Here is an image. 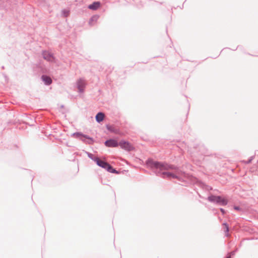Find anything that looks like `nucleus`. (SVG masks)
I'll return each instance as SVG.
<instances>
[{
  "instance_id": "obj_17",
  "label": "nucleus",
  "mask_w": 258,
  "mask_h": 258,
  "mask_svg": "<svg viewBox=\"0 0 258 258\" xmlns=\"http://www.w3.org/2000/svg\"><path fill=\"white\" fill-rule=\"evenodd\" d=\"M92 160L95 161L96 163L97 164L100 159L94 155V157H93V159H92Z\"/></svg>"
},
{
  "instance_id": "obj_8",
  "label": "nucleus",
  "mask_w": 258,
  "mask_h": 258,
  "mask_svg": "<svg viewBox=\"0 0 258 258\" xmlns=\"http://www.w3.org/2000/svg\"><path fill=\"white\" fill-rule=\"evenodd\" d=\"M104 145L107 147H117L119 145L117 141L112 139L106 140L104 142Z\"/></svg>"
},
{
  "instance_id": "obj_18",
  "label": "nucleus",
  "mask_w": 258,
  "mask_h": 258,
  "mask_svg": "<svg viewBox=\"0 0 258 258\" xmlns=\"http://www.w3.org/2000/svg\"><path fill=\"white\" fill-rule=\"evenodd\" d=\"M92 160L95 161L96 163L97 164L100 159L94 155V157H93V159H92Z\"/></svg>"
},
{
  "instance_id": "obj_11",
  "label": "nucleus",
  "mask_w": 258,
  "mask_h": 258,
  "mask_svg": "<svg viewBox=\"0 0 258 258\" xmlns=\"http://www.w3.org/2000/svg\"><path fill=\"white\" fill-rule=\"evenodd\" d=\"M104 113L102 112H99L96 115L95 119L97 122L100 123L104 120Z\"/></svg>"
},
{
  "instance_id": "obj_5",
  "label": "nucleus",
  "mask_w": 258,
  "mask_h": 258,
  "mask_svg": "<svg viewBox=\"0 0 258 258\" xmlns=\"http://www.w3.org/2000/svg\"><path fill=\"white\" fill-rule=\"evenodd\" d=\"M119 144L121 149L127 151H131L134 150V147L128 141L121 140L119 142Z\"/></svg>"
},
{
  "instance_id": "obj_22",
  "label": "nucleus",
  "mask_w": 258,
  "mask_h": 258,
  "mask_svg": "<svg viewBox=\"0 0 258 258\" xmlns=\"http://www.w3.org/2000/svg\"><path fill=\"white\" fill-rule=\"evenodd\" d=\"M236 250H234V251H231V252L229 253V254H231V256L232 255H234L235 253V252H236Z\"/></svg>"
},
{
  "instance_id": "obj_15",
  "label": "nucleus",
  "mask_w": 258,
  "mask_h": 258,
  "mask_svg": "<svg viewBox=\"0 0 258 258\" xmlns=\"http://www.w3.org/2000/svg\"><path fill=\"white\" fill-rule=\"evenodd\" d=\"M223 225L224 227V231L225 233V236H228V232H229V226L227 223H224Z\"/></svg>"
},
{
  "instance_id": "obj_16",
  "label": "nucleus",
  "mask_w": 258,
  "mask_h": 258,
  "mask_svg": "<svg viewBox=\"0 0 258 258\" xmlns=\"http://www.w3.org/2000/svg\"><path fill=\"white\" fill-rule=\"evenodd\" d=\"M69 13H70V12L66 10H63L62 11V13L65 17H67L69 16Z\"/></svg>"
},
{
  "instance_id": "obj_21",
  "label": "nucleus",
  "mask_w": 258,
  "mask_h": 258,
  "mask_svg": "<svg viewBox=\"0 0 258 258\" xmlns=\"http://www.w3.org/2000/svg\"><path fill=\"white\" fill-rule=\"evenodd\" d=\"M220 211L221 212V213H222V214H223V215H224V214H225L226 211H225V210L224 209H223V208H220Z\"/></svg>"
},
{
  "instance_id": "obj_23",
  "label": "nucleus",
  "mask_w": 258,
  "mask_h": 258,
  "mask_svg": "<svg viewBox=\"0 0 258 258\" xmlns=\"http://www.w3.org/2000/svg\"><path fill=\"white\" fill-rule=\"evenodd\" d=\"M253 159V157H251V158L250 159H249L247 161V163H249L251 162V161H252V160Z\"/></svg>"
},
{
  "instance_id": "obj_6",
  "label": "nucleus",
  "mask_w": 258,
  "mask_h": 258,
  "mask_svg": "<svg viewBox=\"0 0 258 258\" xmlns=\"http://www.w3.org/2000/svg\"><path fill=\"white\" fill-rule=\"evenodd\" d=\"M42 55L43 58L49 62H54L55 57L53 55V54L48 51L43 50L42 52Z\"/></svg>"
},
{
  "instance_id": "obj_20",
  "label": "nucleus",
  "mask_w": 258,
  "mask_h": 258,
  "mask_svg": "<svg viewBox=\"0 0 258 258\" xmlns=\"http://www.w3.org/2000/svg\"><path fill=\"white\" fill-rule=\"evenodd\" d=\"M233 208L236 211H242V209L239 206H234Z\"/></svg>"
},
{
  "instance_id": "obj_3",
  "label": "nucleus",
  "mask_w": 258,
  "mask_h": 258,
  "mask_svg": "<svg viewBox=\"0 0 258 258\" xmlns=\"http://www.w3.org/2000/svg\"><path fill=\"white\" fill-rule=\"evenodd\" d=\"M72 136L89 144H92L93 142V139L92 138L90 137L88 135H84L81 132L74 133L73 134Z\"/></svg>"
},
{
  "instance_id": "obj_14",
  "label": "nucleus",
  "mask_w": 258,
  "mask_h": 258,
  "mask_svg": "<svg viewBox=\"0 0 258 258\" xmlns=\"http://www.w3.org/2000/svg\"><path fill=\"white\" fill-rule=\"evenodd\" d=\"M98 18H99V16L98 15H94V16H93L91 18L90 20H89V24L90 25H92V23L93 22H97V21L98 20Z\"/></svg>"
},
{
  "instance_id": "obj_10",
  "label": "nucleus",
  "mask_w": 258,
  "mask_h": 258,
  "mask_svg": "<svg viewBox=\"0 0 258 258\" xmlns=\"http://www.w3.org/2000/svg\"><path fill=\"white\" fill-rule=\"evenodd\" d=\"M101 6V3L100 2H94L92 4L88 6V9L96 11Z\"/></svg>"
},
{
  "instance_id": "obj_1",
  "label": "nucleus",
  "mask_w": 258,
  "mask_h": 258,
  "mask_svg": "<svg viewBox=\"0 0 258 258\" xmlns=\"http://www.w3.org/2000/svg\"><path fill=\"white\" fill-rule=\"evenodd\" d=\"M146 165L157 176L163 178L179 179L178 175L182 173L176 166L152 159H148Z\"/></svg>"
},
{
  "instance_id": "obj_9",
  "label": "nucleus",
  "mask_w": 258,
  "mask_h": 258,
  "mask_svg": "<svg viewBox=\"0 0 258 258\" xmlns=\"http://www.w3.org/2000/svg\"><path fill=\"white\" fill-rule=\"evenodd\" d=\"M41 78L45 85L48 86L50 85L52 82L51 78L49 76L46 75H42Z\"/></svg>"
},
{
  "instance_id": "obj_13",
  "label": "nucleus",
  "mask_w": 258,
  "mask_h": 258,
  "mask_svg": "<svg viewBox=\"0 0 258 258\" xmlns=\"http://www.w3.org/2000/svg\"><path fill=\"white\" fill-rule=\"evenodd\" d=\"M10 3H11L10 0H8L6 2V4H4L5 3L4 2H3L2 1L0 0V8L7 9V8L8 7V5H10Z\"/></svg>"
},
{
  "instance_id": "obj_7",
  "label": "nucleus",
  "mask_w": 258,
  "mask_h": 258,
  "mask_svg": "<svg viewBox=\"0 0 258 258\" xmlns=\"http://www.w3.org/2000/svg\"><path fill=\"white\" fill-rule=\"evenodd\" d=\"M86 85V82L83 79L80 78L77 82V88L78 89L80 93L84 92Z\"/></svg>"
},
{
  "instance_id": "obj_2",
  "label": "nucleus",
  "mask_w": 258,
  "mask_h": 258,
  "mask_svg": "<svg viewBox=\"0 0 258 258\" xmlns=\"http://www.w3.org/2000/svg\"><path fill=\"white\" fill-rule=\"evenodd\" d=\"M207 200L210 202L216 204L219 206H224L228 204V200L222 198V197L220 196L211 195L208 197Z\"/></svg>"
},
{
  "instance_id": "obj_12",
  "label": "nucleus",
  "mask_w": 258,
  "mask_h": 258,
  "mask_svg": "<svg viewBox=\"0 0 258 258\" xmlns=\"http://www.w3.org/2000/svg\"><path fill=\"white\" fill-rule=\"evenodd\" d=\"M106 126L107 130L111 133L117 134L118 132V130L113 125L107 124Z\"/></svg>"
},
{
  "instance_id": "obj_19",
  "label": "nucleus",
  "mask_w": 258,
  "mask_h": 258,
  "mask_svg": "<svg viewBox=\"0 0 258 258\" xmlns=\"http://www.w3.org/2000/svg\"><path fill=\"white\" fill-rule=\"evenodd\" d=\"M86 153L87 154L88 157L90 159H93V157H94V155L93 154L89 153V152H86Z\"/></svg>"
},
{
  "instance_id": "obj_4",
  "label": "nucleus",
  "mask_w": 258,
  "mask_h": 258,
  "mask_svg": "<svg viewBox=\"0 0 258 258\" xmlns=\"http://www.w3.org/2000/svg\"><path fill=\"white\" fill-rule=\"evenodd\" d=\"M98 166L106 169L108 172L112 173H118V172L116 171V170L107 162L100 160L97 164Z\"/></svg>"
}]
</instances>
